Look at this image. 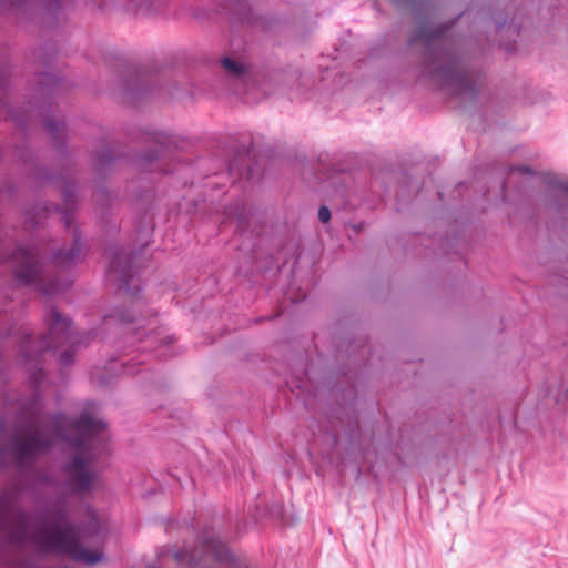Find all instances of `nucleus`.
I'll use <instances>...</instances> for the list:
<instances>
[{"mask_svg":"<svg viewBox=\"0 0 568 568\" xmlns=\"http://www.w3.org/2000/svg\"><path fill=\"white\" fill-rule=\"evenodd\" d=\"M80 243H79V240L78 239H74V242L72 244V247L70 250H68L67 252H63L62 250L59 251L54 258L61 263V264H68V263H71L73 262L77 256L80 254Z\"/></svg>","mask_w":568,"mask_h":568,"instance_id":"0eeeda50","label":"nucleus"},{"mask_svg":"<svg viewBox=\"0 0 568 568\" xmlns=\"http://www.w3.org/2000/svg\"><path fill=\"white\" fill-rule=\"evenodd\" d=\"M318 219L322 223H327L331 220V211L326 206H321L318 210Z\"/></svg>","mask_w":568,"mask_h":568,"instance_id":"9d476101","label":"nucleus"},{"mask_svg":"<svg viewBox=\"0 0 568 568\" xmlns=\"http://www.w3.org/2000/svg\"><path fill=\"white\" fill-rule=\"evenodd\" d=\"M48 325L49 336L38 338L29 335L24 336L20 346V361L36 386L40 385L43 377L42 369L39 367L40 355L44 351L68 343L72 338L70 321L55 308H52L48 314Z\"/></svg>","mask_w":568,"mask_h":568,"instance_id":"7ed1b4c3","label":"nucleus"},{"mask_svg":"<svg viewBox=\"0 0 568 568\" xmlns=\"http://www.w3.org/2000/svg\"><path fill=\"white\" fill-rule=\"evenodd\" d=\"M443 33L442 28L434 29L432 26L424 23L417 28L413 42L420 41L429 45L433 41L439 39Z\"/></svg>","mask_w":568,"mask_h":568,"instance_id":"39448f33","label":"nucleus"},{"mask_svg":"<svg viewBox=\"0 0 568 568\" xmlns=\"http://www.w3.org/2000/svg\"><path fill=\"white\" fill-rule=\"evenodd\" d=\"M136 306H138V303H136V302H132V303H131V305H130V307H131L132 310H135V308H136Z\"/></svg>","mask_w":568,"mask_h":568,"instance_id":"f3484780","label":"nucleus"},{"mask_svg":"<svg viewBox=\"0 0 568 568\" xmlns=\"http://www.w3.org/2000/svg\"><path fill=\"white\" fill-rule=\"evenodd\" d=\"M175 558H176V560H179V561L181 560V556H180V554H179V552H178V554H175Z\"/></svg>","mask_w":568,"mask_h":568,"instance_id":"a211bd4d","label":"nucleus"},{"mask_svg":"<svg viewBox=\"0 0 568 568\" xmlns=\"http://www.w3.org/2000/svg\"><path fill=\"white\" fill-rule=\"evenodd\" d=\"M106 429V423L87 408L78 420L65 416H54L43 425L34 418L29 426V434L17 443V455L20 462L48 448L55 438H62L74 446L75 453L68 466L70 485L77 493L89 491L94 484L97 474L91 467L92 454L88 450V442Z\"/></svg>","mask_w":568,"mask_h":568,"instance_id":"f257e3e1","label":"nucleus"},{"mask_svg":"<svg viewBox=\"0 0 568 568\" xmlns=\"http://www.w3.org/2000/svg\"><path fill=\"white\" fill-rule=\"evenodd\" d=\"M437 74L446 77L448 81H453L459 78V74L456 72L454 64L450 62L448 63V65L437 70Z\"/></svg>","mask_w":568,"mask_h":568,"instance_id":"1a4fd4ad","label":"nucleus"},{"mask_svg":"<svg viewBox=\"0 0 568 568\" xmlns=\"http://www.w3.org/2000/svg\"><path fill=\"white\" fill-rule=\"evenodd\" d=\"M118 320H119V322H121V323H123V324H128V323H132V322H134V317H132V316H126L124 313L119 314V315H118Z\"/></svg>","mask_w":568,"mask_h":568,"instance_id":"ddd939ff","label":"nucleus"},{"mask_svg":"<svg viewBox=\"0 0 568 568\" xmlns=\"http://www.w3.org/2000/svg\"><path fill=\"white\" fill-rule=\"evenodd\" d=\"M514 171H519L521 173H531V170L527 166H518V168H514L513 169Z\"/></svg>","mask_w":568,"mask_h":568,"instance_id":"4468645a","label":"nucleus"},{"mask_svg":"<svg viewBox=\"0 0 568 568\" xmlns=\"http://www.w3.org/2000/svg\"><path fill=\"white\" fill-rule=\"evenodd\" d=\"M100 385H110V381L109 379H104L103 377L100 378Z\"/></svg>","mask_w":568,"mask_h":568,"instance_id":"dca6fc26","label":"nucleus"},{"mask_svg":"<svg viewBox=\"0 0 568 568\" xmlns=\"http://www.w3.org/2000/svg\"><path fill=\"white\" fill-rule=\"evenodd\" d=\"M558 187L568 194V182H561Z\"/></svg>","mask_w":568,"mask_h":568,"instance_id":"2eb2a0df","label":"nucleus"},{"mask_svg":"<svg viewBox=\"0 0 568 568\" xmlns=\"http://www.w3.org/2000/svg\"><path fill=\"white\" fill-rule=\"evenodd\" d=\"M72 357H73V351H70V349L65 351L60 356L61 364L68 365L69 363L72 362Z\"/></svg>","mask_w":568,"mask_h":568,"instance_id":"9b49d317","label":"nucleus"},{"mask_svg":"<svg viewBox=\"0 0 568 568\" xmlns=\"http://www.w3.org/2000/svg\"><path fill=\"white\" fill-rule=\"evenodd\" d=\"M223 68L231 74L239 75L244 71V68L241 63L232 60L231 58H225L222 60Z\"/></svg>","mask_w":568,"mask_h":568,"instance_id":"6e6552de","label":"nucleus"},{"mask_svg":"<svg viewBox=\"0 0 568 568\" xmlns=\"http://www.w3.org/2000/svg\"><path fill=\"white\" fill-rule=\"evenodd\" d=\"M205 552H210L215 559L222 560L226 557L225 546L217 539L205 540L203 544Z\"/></svg>","mask_w":568,"mask_h":568,"instance_id":"423d86ee","label":"nucleus"},{"mask_svg":"<svg viewBox=\"0 0 568 568\" xmlns=\"http://www.w3.org/2000/svg\"><path fill=\"white\" fill-rule=\"evenodd\" d=\"M111 270L114 271V272H121V273H124V268L121 266V261H120V256H116L112 262H111V265H110Z\"/></svg>","mask_w":568,"mask_h":568,"instance_id":"f8f14e48","label":"nucleus"},{"mask_svg":"<svg viewBox=\"0 0 568 568\" xmlns=\"http://www.w3.org/2000/svg\"><path fill=\"white\" fill-rule=\"evenodd\" d=\"M14 539L17 541L31 539L41 551L63 554L87 565H94L103 557L97 550L90 551L80 546L75 528L64 516L41 523L33 532L28 531L24 519H22Z\"/></svg>","mask_w":568,"mask_h":568,"instance_id":"f03ea898","label":"nucleus"},{"mask_svg":"<svg viewBox=\"0 0 568 568\" xmlns=\"http://www.w3.org/2000/svg\"><path fill=\"white\" fill-rule=\"evenodd\" d=\"M13 261L17 263L14 270L16 277L26 285H33L37 290L45 294L59 293L61 290L53 283L45 286L40 277V266L37 256L33 252L26 248H18L13 255Z\"/></svg>","mask_w":568,"mask_h":568,"instance_id":"20e7f679","label":"nucleus"}]
</instances>
